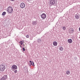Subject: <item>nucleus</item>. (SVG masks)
I'll return each mask as SVG.
<instances>
[{"label": "nucleus", "instance_id": "nucleus-29", "mask_svg": "<svg viewBox=\"0 0 80 80\" xmlns=\"http://www.w3.org/2000/svg\"><path fill=\"white\" fill-rule=\"evenodd\" d=\"M11 1H12V2H13V1H14V0H11Z\"/></svg>", "mask_w": 80, "mask_h": 80}, {"label": "nucleus", "instance_id": "nucleus-18", "mask_svg": "<svg viewBox=\"0 0 80 80\" xmlns=\"http://www.w3.org/2000/svg\"><path fill=\"white\" fill-rule=\"evenodd\" d=\"M19 43H20L21 45H23V42L20 41L19 42Z\"/></svg>", "mask_w": 80, "mask_h": 80}, {"label": "nucleus", "instance_id": "nucleus-9", "mask_svg": "<svg viewBox=\"0 0 80 80\" xmlns=\"http://www.w3.org/2000/svg\"><path fill=\"white\" fill-rule=\"evenodd\" d=\"M75 18L76 19H77L78 20V19H79V18H80V16H79V15L78 14L75 15Z\"/></svg>", "mask_w": 80, "mask_h": 80}, {"label": "nucleus", "instance_id": "nucleus-7", "mask_svg": "<svg viewBox=\"0 0 80 80\" xmlns=\"http://www.w3.org/2000/svg\"><path fill=\"white\" fill-rule=\"evenodd\" d=\"M12 68L13 70H16L17 69V66L16 65H13L12 66Z\"/></svg>", "mask_w": 80, "mask_h": 80}, {"label": "nucleus", "instance_id": "nucleus-15", "mask_svg": "<svg viewBox=\"0 0 80 80\" xmlns=\"http://www.w3.org/2000/svg\"><path fill=\"white\" fill-rule=\"evenodd\" d=\"M66 73V75H69L70 73V71H67Z\"/></svg>", "mask_w": 80, "mask_h": 80}, {"label": "nucleus", "instance_id": "nucleus-17", "mask_svg": "<svg viewBox=\"0 0 80 80\" xmlns=\"http://www.w3.org/2000/svg\"><path fill=\"white\" fill-rule=\"evenodd\" d=\"M6 15V12H4L2 14V15Z\"/></svg>", "mask_w": 80, "mask_h": 80}, {"label": "nucleus", "instance_id": "nucleus-13", "mask_svg": "<svg viewBox=\"0 0 80 80\" xmlns=\"http://www.w3.org/2000/svg\"><path fill=\"white\" fill-rule=\"evenodd\" d=\"M32 65V66H35V65H34V62H32L30 63V64H29V66H31V65Z\"/></svg>", "mask_w": 80, "mask_h": 80}, {"label": "nucleus", "instance_id": "nucleus-28", "mask_svg": "<svg viewBox=\"0 0 80 80\" xmlns=\"http://www.w3.org/2000/svg\"><path fill=\"white\" fill-rule=\"evenodd\" d=\"M22 47H24V44H23Z\"/></svg>", "mask_w": 80, "mask_h": 80}, {"label": "nucleus", "instance_id": "nucleus-5", "mask_svg": "<svg viewBox=\"0 0 80 80\" xmlns=\"http://www.w3.org/2000/svg\"><path fill=\"white\" fill-rule=\"evenodd\" d=\"M20 7L21 8H24L25 7V4L23 2H22L20 4Z\"/></svg>", "mask_w": 80, "mask_h": 80}, {"label": "nucleus", "instance_id": "nucleus-21", "mask_svg": "<svg viewBox=\"0 0 80 80\" xmlns=\"http://www.w3.org/2000/svg\"><path fill=\"white\" fill-rule=\"evenodd\" d=\"M74 60H76L77 59V57H75L74 58Z\"/></svg>", "mask_w": 80, "mask_h": 80}, {"label": "nucleus", "instance_id": "nucleus-25", "mask_svg": "<svg viewBox=\"0 0 80 80\" xmlns=\"http://www.w3.org/2000/svg\"><path fill=\"white\" fill-rule=\"evenodd\" d=\"M20 47H21V48H22V46L21 45H20Z\"/></svg>", "mask_w": 80, "mask_h": 80}, {"label": "nucleus", "instance_id": "nucleus-12", "mask_svg": "<svg viewBox=\"0 0 80 80\" xmlns=\"http://www.w3.org/2000/svg\"><path fill=\"white\" fill-rule=\"evenodd\" d=\"M53 44L54 46H57V45L58 43L56 41H54L53 42Z\"/></svg>", "mask_w": 80, "mask_h": 80}, {"label": "nucleus", "instance_id": "nucleus-4", "mask_svg": "<svg viewBox=\"0 0 80 80\" xmlns=\"http://www.w3.org/2000/svg\"><path fill=\"white\" fill-rule=\"evenodd\" d=\"M41 17L42 19H45L47 17V15L45 13H43L41 14Z\"/></svg>", "mask_w": 80, "mask_h": 80}, {"label": "nucleus", "instance_id": "nucleus-8", "mask_svg": "<svg viewBox=\"0 0 80 80\" xmlns=\"http://www.w3.org/2000/svg\"><path fill=\"white\" fill-rule=\"evenodd\" d=\"M37 24V21H33L32 22V25H36Z\"/></svg>", "mask_w": 80, "mask_h": 80}, {"label": "nucleus", "instance_id": "nucleus-23", "mask_svg": "<svg viewBox=\"0 0 80 80\" xmlns=\"http://www.w3.org/2000/svg\"><path fill=\"white\" fill-rule=\"evenodd\" d=\"M26 37L27 38H28L29 37V35H27L26 36Z\"/></svg>", "mask_w": 80, "mask_h": 80}, {"label": "nucleus", "instance_id": "nucleus-19", "mask_svg": "<svg viewBox=\"0 0 80 80\" xmlns=\"http://www.w3.org/2000/svg\"><path fill=\"white\" fill-rule=\"evenodd\" d=\"M66 28H65V27H62V29L64 30H65V29Z\"/></svg>", "mask_w": 80, "mask_h": 80}, {"label": "nucleus", "instance_id": "nucleus-3", "mask_svg": "<svg viewBox=\"0 0 80 80\" xmlns=\"http://www.w3.org/2000/svg\"><path fill=\"white\" fill-rule=\"evenodd\" d=\"M49 2L50 5H55V0H50Z\"/></svg>", "mask_w": 80, "mask_h": 80}, {"label": "nucleus", "instance_id": "nucleus-1", "mask_svg": "<svg viewBox=\"0 0 80 80\" xmlns=\"http://www.w3.org/2000/svg\"><path fill=\"white\" fill-rule=\"evenodd\" d=\"M5 69V67L2 64L0 65V71L1 72H3Z\"/></svg>", "mask_w": 80, "mask_h": 80}, {"label": "nucleus", "instance_id": "nucleus-16", "mask_svg": "<svg viewBox=\"0 0 80 80\" xmlns=\"http://www.w3.org/2000/svg\"><path fill=\"white\" fill-rule=\"evenodd\" d=\"M0 49L1 51L2 52H3V49H4V48H3V46L2 47H1V48H0Z\"/></svg>", "mask_w": 80, "mask_h": 80}, {"label": "nucleus", "instance_id": "nucleus-11", "mask_svg": "<svg viewBox=\"0 0 80 80\" xmlns=\"http://www.w3.org/2000/svg\"><path fill=\"white\" fill-rule=\"evenodd\" d=\"M68 42L69 43H72V40L71 39H68Z\"/></svg>", "mask_w": 80, "mask_h": 80}, {"label": "nucleus", "instance_id": "nucleus-22", "mask_svg": "<svg viewBox=\"0 0 80 80\" xmlns=\"http://www.w3.org/2000/svg\"><path fill=\"white\" fill-rule=\"evenodd\" d=\"M22 50L23 51H25V49L24 48H22Z\"/></svg>", "mask_w": 80, "mask_h": 80}, {"label": "nucleus", "instance_id": "nucleus-26", "mask_svg": "<svg viewBox=\"0 0 80 80\" xmlns=\"http://www.w3.org/2000/svg\"><path fill=\"white\" fill-rule=\"evenodd\" d=\"M29 62H30V63H32V62H32V61H29Z\"/></svg>", "mask_w": 80, "mask_h": 80}, {"label": "nucleus", "instance_id": "nucleus-2", "mask_svg": "<svg viewBox=\"0 0 80 80\" xmlns=\"http://www.w3.org/2000/svg\"><path fill=\"white\" fill-rule=\"evenodd\" d=\"M7 11L8 13H12L13 12V8H12L11 7H9L8 8Z\"/></svg>", "mask_w": 80, "mask_h": 80}, {"label": "nucleus", "instance_id": "nucleus-31", "mask_svg": "<svg viewBox=\"0 0 80 80\" xmlns=\"http://www.w3.org/2000/svg\"><path fill=\"white\" fill-rule=\"evenodd\" d=\"M56 3H56L55 4H56Z\"/></svg>", "mask_w": 80, "mask_h": 80}, {"label": "nucleus", "instance_id": "nucleus-20", "mask_svg": "<svg viewBox=\"0 0 80 80\" xmlns=\"http://www.w3.org/2000/svg\"><path fill=\"white\" fill-rule=\"evenodd\" d=\"M17 72H18V71H17V70H15L14 71V73H17Z\"/></svg>", "mask_w": 80, "mask_h": 80}, {"label": "nucleus", "instance_id": "nucleus-14", "mask_svg": "<svg viewBox=\"0 0 80 80\" xmlns=\"http://www.w3.org/2000/svg\"><path fill=\"white\" fill-rule=\"evenodd\" d=\"M59 50L60 51H63V48L62 46H60L59 48Z\"/></svg>", "mask_w": 80, "mask_h": 80}, {"label": "nucleus", "instance_id": "nucleus-10", "mask_svg": "<svg viewBox=\"0 0 80 80\" xmlns=\"http://www.w3.org/2000/svg\"><path fill=\"white\" fill-rule=\"evenodd\" d=\"M38 43H42V39L39 38L37 40Z\"/></svg>", "mask_w": 80, "mask_h": 80}, {"label": "nucleus", "instance_id": "nucleus-30", "mask_svg": "<svg viewBox=\"0 0 80 80\" xmlns=\"http://www.w3.org/2000/svg\"><path fill=\"white\" fill-rule=\"evenodd\" d=\"M29 0L30 1V0Z\"/></svg>", "mask_w": 80, "mask_h": 80}, {"label": "nucleus", "instance_id": "nucleus-6", "mask_svg": "<svg viewBox=\"0 0 80 80\" xmlns=\"http://www.w3.org/2000/svg\"><path fill=\"white\" fill-rule=\"evenodd\" d=\"M74 32V30L72 28H71L69 29L70 33H73Z\"/></svg>", "mask_w": 80, "mask_h": 80}, {"label": "nucleus", "instance_id": "nucleus-24", "mask_svg": "<svg viewBox=\"0 0 80 80\" xmlns=\"http://www.w3.org/2000/svg\"><path fill=\"white\" fill-rule=\"evenodd\" d=\"M0 47H3V46L1 45H0V48H1Z\"/></svg>", "mask_w": 80, "mask_h": 80}, {"label": "nucleus", "instance_id": "nucleus-32", "mask_svg": "<svg viewBox=\"0 0 80 80\" xmlns=\"http://www.w3.org/2000/svg\"><path fill=\"white\" fill-rule=\"evenodd\" d=\"M23 28V27H22V28Z\"/></svg>", "mask_w": 80, "mask_h": 80}, {"label": "nucleus", "instance_id": "nucleus-27", "mask_svg": "<svg viewBox=\"0 0 80 80\" xmlns=\"http://www.w3.org/2000/svg\"><path fill=\"white\" fill-rule=\"evenodd\" d=\"M38 32H39V30L38 31H37V32L38 33Z\"/></svg>", "mask_w": 80, "mask_h": 80}]
</instances>
